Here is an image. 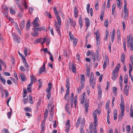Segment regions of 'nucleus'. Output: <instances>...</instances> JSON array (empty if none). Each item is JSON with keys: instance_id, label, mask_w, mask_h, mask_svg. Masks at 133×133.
Returning a JSON list of instances; mask_svg holds the SVG:
<instances>
[{"instance_id": "f257e3e1", "label": "nucleus", "mask_w": 133, "mask_h": 133, "mask_svg": "<svg viewBox=\"0 0 133 133\" xmlns=\"http://www.w3.org/2000/svg\"><path fill=\"white\" fill-rule=\"evenodd\" d=\"M96 79L94 78V75L91 72L90 74V79L89 80V83L90 85H92V89H94V87L95 85Z\"/></svg>"}, {"instance_id": "f03ea898", "label": "nucleus", "mask_w": 133, "mask_h": 133, "mask_svg": "<svg viewBox=\"0 0 133 133\" xmlns=\"http://www.w3.org/2000/svg\"><path fill=\"white\" fill-rule=\"evenodd\" d=\"M127 44L131 45L132 43H133V38L131 34L127 36Z\"/></svg>"}, {"instance_id": "7ed1b4c3", "label": "nucleus", "mask_w": 133, "mask_h": 133, "mask_svg": "<svg viewBox=\"0 0 133 133\" xmlns=\"http://www.w3.org/2000/svg\"><path fill=\"white\" fill-rule=\"evenodd\" d=\"M118 71H116L115 70H113L112 73V76L111 78L114 81L117 78V77L118 76Z\"/></svg>"}, {"instance_id": "20e7f679", "label": "nucleus", "mask_w": 133, "mask_h": 133, "mask_svg": "<svg viewBox=\"0 0 133 133\" xmlns=\"http://www.w3.org/2000/svg\"><path fill=\"white\" fill-rule=\"evenodd\" d=\"M32 30L35 32H37L38 31H41L43 30L45 31V30L46 29H45V27L44 26H43L42 27H41L38 28H32Z\"/></svg>"}, {"instance_id": "39448f33", "label": "nucleus", "mask_w": 133, "mask_h": 133, "mask_svg": "<svg viewBox=\"0 0 133 133\" xmlns=\"http://www.w3.org/2000/svg\"><path fill=\"white\" fill-rule=\"evenodd\" d=\"M13 37L15 41L18 43H19L20 42V38L19 36H17L16 35L14 34L13 35Z\"/></svg>"}, {"instance_id": "423d86ee", "label": "nucleus", "mask_w": 133, "mask_h": 133, "mask_svg": "<svg viewBox=\"0 0 133 133\" xmlns=\"http://www.w3.org/2000/svg\"><path fill=\"white\" fill-rule=\"evenodd\" d=\"M38 18L37 17H36L33 21V22H32V24L34 25V26L38 27H39V25L38 23Z\"/></svg>"}, {"instance_id": "0eeeda50", "label": "nucleus", "mask_w": 133, "mask_h": 133, "mask_svg": "<svg viewBox=\"0 0 133 133\" xmlns=\"http://www.w3.org/2000/svg\"><path fill=\"white\" fill-rule=\"evenodd\" d=\"M120 108L121 110V114L122 116H124V110L125 108L124 105L122 104H120Z\"/></svg>"}, {"instance_id": "6e6552de", "label": "nucleus", "mask_w": 133, "mask_h": 133, "mask_svg": "<svg viewBox=\"0 0 133 133\" xmlns=\"http://www.w3.org/2000/svg\"><path fill=\"white\" fill-rule=\"evenodd\" d=\"M124 92L125 95L128 96L129 94L128 89L129 87L128 85H125L124 87Z\"/></svg>"}, {"instance_id": "1a4fd4ad", "label": "nucleus", "mask_w": 133, "mask_h": 133, "mask_svg": "<svg viewBox=\"0 0 133 133\" xmlns=\"http://www.w3.org/2000/svg\"><path fill=\"white\" fill-rule=\"evenodd\" d=\"M69 19L70 20V25L73 26L74 27H75L76 24L75 22H74L73 20L71 19L70 17L69 18Z\"/></svg>"}, {"instance_id": "9d476101", "label": "nucleus", "mask_w": 133, "mask_h": 133, "mask_svg": "<svg viewBox=\"0 0 133 133\" xmlns=\"http://www.w3.org/2000/svg\"><path fill=\"white\" fill-rule=\"evenodd\" d=\"M70 68H72V72L74 73H76V68L75 65L74 64H72L71 66L70 65Z\"/></svg>"}, {"instance_id": "9b49d317", "label": "nucleus", "mask_w": 133, "mask_h": 133, "mask_svg": "<svg viewBox=\"0 0 133 133\" xmlns=\"http://www.w3.org/2000/svg\"><path fill=\"white\" fill-rule=\"evenodd\" d=\"M85 20L86 24V26L87 28H88L90 26V20L88 17L86 18L85 19Z\"/></svg>"}, {"instance_id": "f8f14e48", "label": "nucleus", "mask_w": 133, "mask_h": 133, "mask_svg": "<svg viewBox=\"0 0 133 133\" xmlns=\"http://www.w3.org/2000/svg\"><path fill=\"white\" fill-rule=\"evenodd\" d=\"M31 22L30 20H28L27 21L26 29L27 30L29 29L30 26Z\"/></svg>"}, {"instance_id": "ddd939ff", "label": "nucleus", "mask_w": 133, "mask_h": 133, "mask_svg": "<svg viewBox=\"0 0 133 133\" xmlns=\"http://www.w3.org/2000/svg\"><path fill=\"white\" fill-rule=\"evenodd\" d=\"M74 11L75 17L77 18L78 16V11L77 10V8L76 6L74 7Z\"/></svg>"}, {"instance_id": "4468645a", "label": "nucleus", "mask_w": 133, "mask_h": 133, "mask_svg": "<svg viewBox=\"0 0 133 133\" xmlns=\"http://www.w3.org/2000/svg\"><path fill=\"white\" fill-rule=\"evenodd\" d=\"M79 24L80 25V28L81 29L82 26V21L81 15H80L79 17Z\"/></svg>"}, {"instance_id": "2eb2a0df", "label": "nucleus", "mask_w": 133, "mask_h": 133, "mask_svg": "<svg viewBox=\"0 0 133 133\" xmlns=\"http://www.w3.org/2000/svg\"><path fill=\"white\" fill-rule=\"evenodd\" d=\"M65 110L67 111L68 113L69 114H70V113L69 112V109L70 108V107L69 106V104L68 103H67L65 104Z\"/></svg>"}, {"instance_id": "dca6fc26", "label": "nucleus", "mask_w": 133, "mask_h": 133, "mask_svg": "<svg viewBox=\"0 0 133 133\" xmlns=\"http://www.w3.org/2000/svg\"><path fill=\"white\" fill-rule=\"evenodd\" d=\"M25 21L24 20H23L19 25L21 29H23L24 27Z\"/></svg>"}, {"instance_id": "f3484780", "label": "nucleus", "mask_w": 133, "mask_h": 133, "mask_svg": "<svg viewBox=\"0 0 133 133\" xmlns=\"http://www.w3.org/2000/svg\"><path fill=\"white\" fill-rule=\"evenodd\" d=\"M87 75L88 77H89L90 73V69L89 67L88 66H86Z\"/></svg>"}, {"instance_id": "a211bd4d", "label": "nucleus", "mask_w": 133, "mask_h": 133, "mask_svg": "<svg viewBox=\"0 0 133 133\" xmlns=\"http://www.w3.org/2000/svg\"><path fill=\"white\" fill-rule=\"evenodd\" d=\"M115 29H113L112 31V33L111 37V41L112 42H113L114 39V35H115Z\"/></svg>"}, {"instance_id": "6ab92c4d", "label": "nucleus", "mask_w": 133, "mask_h": 133, "mask_svg": "<svg viewBox=\"0 0 133 133\" xmlns=\"http://www.w3.org/2000/svg\"><path fill=\"white\" fill-rule=\"evenodd\" d=\"M31 35L35 37H36L38 35L39 33L37 32L34 31L31 33Z\"/></svg>"}, {"instance_id": "aec40b11", "label": "nucleus", "mask_w": 133, "mask_h": 133, "mask_svg": "<svg viewBox=\"0 0 133 133\" xmlns=\"http://www.w3.org/2000/svg\"><path fill=\"white\" fill-rule=\"evenodd\" d=\"M128 76L127 74H126L125 75L124 77V83L127 85V84L128 83Z\"/></svg>"}, {"instance_id": "412c9836", "label": "nucleus", "mask_w": 133, "mask_h": 133, "mask_svg": "<svg viewBox=\"0 0 133 133\" xmlns=\"http://www.w3.org/2000/svg\"><path fill=\"white\" fill-rule=\"evenodd\" d=\"M73 41V44L74 47H75L77 43L78 39L76 38H74Z\"/></svg>"}, {"instance_id": "4be33fe9", "label": "nucleus", "mask_w": 133, "mask_h": 133, "mask_svg": "<svg viewBox=\"0 0 133 133\" xmlns=\"http://www.w3.org/2000/svg\"><path fill=\"white\" fill-rule=\"evenodd\" d=\"M55 29L56 31L60 30V27L58 26V24L56 21L55 23Z\"/></svg>"}, {"instance_id": "5701e85b", "label": "nucleus", "mask_w": 133, "mask_h": 133, "mask_svg": "<svg viewBox=\"0 0 133 133\" xmlns=\"http://www.w3.org/2000/svg\"><path fill=\"white\" fill-rule=\"evenodd\" d=\"M20 76L21 79L23 81H25V80L26 78L25 75L24 74H21Z\"/></svg>"}, {"instance_id": "b1692460", "label": "nucleus", "mask_w": 133, "mask_h": 133, "mask_svg": "<svg viewBox=\"0 0 133 133\" xmlns=\"http://www.w3.org/2000/svg\"><path fill=\"white\" fill-rule=\"evenodd\" d=\"M45 15L48 17L49 18H52V17L51 15V14L47 11H45Z\"/></svg>"}, {"instance_id": "393cba45", "label": "nucleus", "mask_w": 133, "mask_h": 133, "mask_svg": "<svg viewBox=\"0 0 133 133\" xmlns=\"http://www.w3.org/2000/svg\"><path fill=\"white\" fill-rule=\"evenodd\" d=\"M120 67L121 66L120 64L119 63H118L117 64V65L116 68L114 70H115L116 71H118V72L119 71V69Z\"/></svg>"}, {"instance_id": "a878e982", "label": "nucleus", "mask_w": 133, "mask_h": 133, "mask_svg": "<svg viewBox=\"0 0 133 133\" xmlns=\"http://www.w3.org/2000/svg\"><path fill=\"white\" fill-rule=\"evenodd\" d=\"M95 54L93 53H92L91 54V57L93 62H95L96 60L95 59Z\"/></svg>"}, {"instance_id": "bb28decb", "label": "nucleus", "mask_w": 133, "mask_h": 133, "mask_svg": "<svg viewBox=\"0 0 133 133\" xmlns=\"http://www.w3.org/2000/svg\"><path fill=\"white\" fill-rule=\"evenodd\" d=\"M42 41V38H39L37 40H35L34 42V44H36L37 43H38L40 42L41 41Z\"/></svg>"}, {"instance_id": "cd10ccee", "label": "nucleus", "mask_w": 133, "mask_h": 133, "mask_svg": "<svg viewBox=\"0 0 133 133\" xmlns=\"http://www.w3.org/2000/svg\"><path fill=\"white\" fill-rule=\"evenodd\" d=\"M45 68L41 67L39 70V74H41L42 72L45 71Z\"/></svg>"}, {"instance_id": "c85d7f7f", "label": "nucleus", "mask_w": 133, "mask_h": 133, "mask_svg": "<svg viewBox=\"0 0 133 133\" xmlns=\"http://www.w3.org/2000/svg\"><path fill=\"white\" fill-rule=\"evenodd\" d=\"M25 111L26 112H30L31 110V108L29 107H27L24 108Z\"/></svg>"}, {"instance_id": "c756f323", "label": "nucleus", "mask_w": 133, "mask_h": 133, "mask_svg": "<svg viewBox=\"0 0 133 133\" xmlns=\"http://www.w3.org/2000/svg\"><path fill=\"white\" fill-rule=\"evenodd\" d=\"M69 94V91H66V93L64 96V98L65 100H67V98Z\"/></svg>"}, {"instance_id": "7c9ffc66", "label": "nucleus", "mask_w": 133, "mask_h": 133, "mask_svg": "<svg viewBox=\"0 0 133 133\" xmlns=\"http://www.w3.org/2000/svg\"><path fill=\"white\" fill-rule=\"evenodd\" d=\"M130 127L129 125H127L126 126V130L127 132L129 133L130 131Z\"/></svg>"}, {"instance_id": "2f4dec72", "label": "nucleus", "mask_w": 133, "mask_h": 133, "mask_svg": "<svg viewBox=\"0 0 133 133\" xmlns=\"http://www.w3.org/2000/svg\"><path fill=\"white\" fill-rule=\"evenodd\" d=\"M113 92L115 94V95H116V93L117 91V88L116 87H113L112 88Z\"/></svg>"}, {"instance_id": "473e14b6", "label": "nucleus", "mask_w": 133, "mask_h": 133, "mask_svg": "<svg viewBox=\"0 0 133 133\" xmlns=\"http://www.w3.org/2000/svg\"><path fill=\"white\" fill-rule=\"evenodd\" d=\"M81 81H82L84 83L85 81V78L84 75L83 74H82L81 75Z\"/></svg>"}, {"instance_id": "72a5a7b5", "label": "nucleus", "mask_w": 133, "mask_h": 133, "mask_svg": "<svg viewBox=\"0 0 133 133\" xmlns=\"http://www.w3.org/2000/svg\"><path fill=\"white\" fill-rule=\"evenodd\" d=\"M22 4L24 6L25 9H27L28 7L27 3L26 1H24V3H22Z\"/></svg>"}, {"instance_id": "f704fd0d", "label": "nucleus", "mask_w": 133, "mask_h": 133, "mask_svg": "<svg viewBox=\"0 0 133 133\" xmlns=\"http://www.w3.org/2000/svg\"><path fill=\"white\" fill-rule=\"evenodd\" d=\"M1 77L2 76L1 75L0 78L1 81L5 85L6 83V80L5 79Z\"/></svg>"}, {"instance_id": "c9c22d12", "label": "nucleus", "mask_w": 133, "mask_h": 133, "mask_svg": "<svg viewBox=\"0 0 133 133\" xmlns=\"http://www.w3.org/2000/svg\"><path fill=\"white\" fill-rule=\"evenodd\" d=\"M104 16V12L102 11L101 12V16L100 17V19L101 21H103V17Z\"/></svg>"}, {"instance_id": "e433bc0d", "label": "nucleus", "mask_w": 133, "mask_h": 133, "mask_svg": "<svg viewBox=\"0 0 133 133\" xmlns=\"http://www.w3.org/2000/svg\"><path fill=\"white\" fill-rule=\"evenodd\" d=\"M23 63H24V66L27 68V69L28 70L29 68V66H28L26 61Z\"/></svg>"}, {"instance_id": "4c0bfd02", "label": "nucleus", "mask_w": 133, "mask_h": 133, "mask_svg": "<svg viewBox=\"0 0 133 133\" xmlns=\"http://www.w3.org/2000/svg\"><path fill=\"white\" fill-rule=\"evenodd\" d=\"M0 63L4 67H6V65L5 64L4 62L1 59H0Z\"/></svg>"}, {"instance_id": "58836bf2", "label": "nucleus", "mask_w": 133, "mask_h": 133, "mask_svg": "<svg viewBox=\"0 0 133 133\" xmlns=\"http://www.w3.org/2000/svg\"><path fill=\"white\" fill-rule=\"evenodd\" d=\"M81 119V118L80 117L78 119L77 121L76 124V125L77 126H78L80 124Z\"/></svg>"}, {"instance_id": "ea45409f", "label": "nucleus", "mask_w": 133, "mask_h": 133, "mask_svg": "<svg viewBox=\"0 0 133 133\" xmlns=\"http://www.w3.org/2000/svg\"><path fill=\"white\" fill-rule=\"evenodd\" d=\"M69 37L70 39H73L74 38V36L70 31H69Z\"/></svg>"}, {"instance_id": "a19ab883", "label": "nucleus", "mask_w": 133, "mask_h": 133, "mask_svg": "<svg viewBox=\"0 0 133 133\" xmlns=\"http://www.w3.org/2000/svg\"><path fill=\"white\" fill-rule=\"evenodd\" d=\"M10 13L12 14H15V11L12 9V7H11L10 8Z\"/></svg>"}, {"instance_id": "79ce46f5", "label": "nucleus", "mask_w": 133, "mask_h": 133, "mask_svg": "<svg viewBox=\"0 0 133 133\" xmlns=\"http://www.w3.org/2000/svg\"><path fill=\"white\" fill-rule=\"evenodd\" d=\"M57 20L58 21V25L59 26H60L61 25V20L60 17L57 18Z\"/></svg>"}, {"instance_id": "37998d69", "label": "nucleus", "mask_w": 133, "mask_h": 133, "mask_svg": "<svg viewBox=\"0 0 133 133\" xmlns=\"http://www.w3.org/2000/svg\"><path fill=\"white\" fill-rule=\"evenodd\" d=\"M70 128V125H69V126H66L65 128L66 129H65V131L66 132H68L69 131V129Z\"/></svg>"}, {"instance_id": "c03bdc74", "label": "nucleus", "mask_w": 133, "mask_h": 133, "mask_svg": "<svg viewBox=\"0 0 133 133\" xmlns=\"http://www.w3.org/2000/svg\"><path fill=\"white\" fill-rule=\"evenodd\" d=\"M30 77L31 78V81H32V82H33L34 81L35 82V81H36V78H35L33 76H31V75L30 76Z\"/></svg>"}, {"instance_id": "a18cd8bd", "label": "nucleus", "mask_w": 133, "mask_h": 133, "mask_svg": "<svg viewBox=\"0 0 133 133\" xmlns=\"http://www.w3.org/2000/svg\"><path fill=\"white\" fill-rule=\"evenodd\" d=\"M98 1L96 2V4L95 5V7L96 10H97L98 9Z\"/></svg>"}, {"instance_id": "49530a36", "label": "nucleus", "mask_w": 133, "mask_h": 133, "mask_svg": "<svg viewBox=\"0 0 133 133\" xmlns=\"http://www.w3.org/2000/svg\"><path fill=\"white\" fill-rule=\"evenodd\" d=\"M108 20H105L104 22V25L106 28L108 27Z\"/></svg>"}, {"instance_id": "de8ad7c7", "label": "nucleus", "mask_w": 133, "mask_h": 133, "mask_svg": "<svg viewBox=\"0 0 133 133\" xmlns=\"http://www.w3.org/2000/svg\"><path fill=\"white\" fill-rule=\"evenodd\" d=\"M123 116H122L121 114L119 115L118 116V121H121L122 120V119Z\"/></svg>"}, {"instance_id": "09e8293b", "label": "nucleus", "mask_w": 133, "mask_h": 133, "mask_svg": "<svg viewBox=\"0 0 133 133\" xmlns=\"http://www.w3.org/2000/svg\"><path fill=\"white\" fill-rule=\"evenodd\" d=\"M24 53L25 55V56H26L27 55V50L28 49L26 47L24 48Z\"/></svg>"}, {"instance_id": "8fccbe9b", "label": "nucleus", "mask_w": 133, "mask_h": 133, "mask_svg": "<svg viewBox=\"0 0 133 133\" xmlns=\"http://www.w3.org/2000/svg\"><path fill=\"white\" fill-rule=\"evenodd\" d=\"M66 87L67 88V90L66 91H69V87L70 84L69 83H66Z\"/></svg>"}, {"instance_id": "3c124183", "label": "nucleus", "mask_w": 133, "mask_h": 133, "mask_svg": "<svg viewBox=\"0 0 133 133\" xmlns=\"http://www.w3.org/2000/svg\"><path fill=\"white\" fill-rule=\"evenodd\" d=\"M98 112V110L97 109L96 110H95L94 112H93V116H97V114Z\"/></svg>"}, {"instance_id": "603ef678", "label": "nucleus", "mask_w": 133, "mask_h": 133, "mask_svg": "<svg viewBox=\"0 0 133 133\" xmlns=\"http://www.w3.org/2000/svg\"><path fill=\"white\" fill-rule=\"evenodd\" d=\"M2 132L3 133H9L8 130L6 128H4L3 129Z\"/></svg>"}, {"instance_id": "864d4df0", "label": "nucleus", "mask_w": 133, "mask_h": 133, "mask_svg": "<svg viewBox=\"0 0 133 133\" xmlns=\"http://www.w3.org/2000/svg\"><path fill=\"white\" fill-rule=\"evenodd\" d=\"M93 127V124L92 123H91L90 124V125L89 126V130L90 131L92 132V128Z\"/></svg>"}, {"instance_id": "5fc2aeb1", "label": "nucleus", "mask_w": 133, "mask_h": 133, "mask_svg": "<svg viewBox=\"0 0 133 133\" xmlns=\"http://www.w3.org/2000/svg\"><path fill=\"white\" fill-rule=\"evenodd\" d=\"M41 101H42V100H41V98H40L39 99L38 101L37 102V107L41 103Z\"/></svg>"}, {"instance_id": "6e6d98bb", "label": "nucleus", "mask_w": 133, "mask_h": 133, "mask_svg": "<svg viewBox=\"0 0 133 133\" xmlns=\"http://www.w3.org/2000/svg\"><path fill=\"white\" fill-rule=\"evenodd\" d=\"M30 102L31 104H32L33 101H32V96L31 95H29Z\"/></svg>"}, {"instance_id": "4d7b16f0", "label": "nucleus", "mask_w": 133, "mask_h": 133, "mask_svg": "<svg viewBox=\"0 0 133 133\" xmlns=\"http://www.w3.org/2000/svg\"><path fill=\"white\" fill-rule=\"evenodd\" d=\"M96 45L97 46H99L100 44V40H96Z\"/></svg>"}, {"instance_id": "13d9d810", "label": "nucleus", "mask_w": 133, "mask_h": 133, "mask_svg": "<svg viewBox=\"0 0 133 133\" xmlns=\"http://www.w3.org/2000/svg\"><path fill=\"white\" fill-rule=\"evenodd\" d=\"M4 91L5 93V97H7L9 95L8 92L5 89L4 90Z\"/></svg>"}, {"instance_id": "bf43d9fd", "label": "nucleus", "mask_w": 133, "mask_h": 133, "mask_svg": "<svg viewBox=\"0 0 133 133\" xmlns=\"http://www.w3.org/2000/svg\"><path fill=\"white\" fill-rule=\"evenodd\" d=\"M51 93H47V94L46 95V97L48 99H49L51 97Z\"/></svg>"}, {"instance_id": "052dcab7", "label": "nucleus", "mask_w": 133, "mask_h": 133, "mask_svg": "<svg viewBox=\"0 0 133 133\" xmlns=\"http://www.w3.org/2000/svg\"><path fill=\"white\" fill-rule=\"evenodd\" d=\"M116 5L115 3L112 6V10L115 11V9Z\"/></svg>"}, {"instance_id": "680f3d73", "label": "nucleus", "mask_w": 133, "mask_h": 133, "mask_svg": "<svg viewBox=\"0 0 133 133\" xmlns=\"http://www.w3.org/2000/svg\"><path fill=\"white\" fill-rule=\"evenodd\" d=\"M104 62H105L106 63H109V60L108 58V57L106 56L105 58V60L104 61Z\"/></svg>"}, {"instance_id": "e2e57ef3", "label": "nucleus", "mask_w": 133, "mask_h": 133, "mask_svg": "<svg viewBox=\"0 0 133 133\" xmlns=\"http://www.w3.org/2000/svg\"><path fill=\"white\" fill-rule=\"evenodd\" d=\"M102 92L101 88L100 86H99L98 87V93L99 94H102Z\"/></svg>"}, {"instance_id": "0e129e2a", "label": "nucleus", "mask_w": 133, "mask_h": 133, "mask_svg": "<svg viewBox=\"0 0 133 133\" xmlns=\"http://www.w3.org/2000/svg\"><path fill=\"white\" fill-rule=\"evenodd\" d=\"M28 99V97L24 99L23 100V102L24 104H25L27 103V100Z\"/></svg>"}, {"instance_id": "69168bd1", "label": "nucleus", "mask_w": 133, "mask_h": 133, "mask_svg": "<svg viewBox=\"0 0 133 133\" xmlns=\"http://www.w3.org/2000/svg\"><path fill=\"white\" fill-rule=\"evenodd\" d=\"M80 55L79 54H77L76 55V58L79 61L80 60Z\"/></svg>"}, {"instance_id": "338daca9", "label": "nucleus", "mask_w": 133, "mask_h": 133, "mask_svg": "<svg viewBox=\"0 0 133 133\" xmlns=\"http://www.w3.org/2000/svg\"><path fill=\"white\" fill-rule=\"evenodd\" d=\"M63 55L65 56L66 57H67L68 56V53L67 51L64 50L63 53Z\"/></svg>"}, {"instance_id": "774afa93", "label": "nucleus", "mask_w": 133, "mask_h": 133, "mask_svg": "<svg viewBox=\"0 0 133 133\" xmlns=\"http://www.w3.org/2000/svg\"><path fill=\"white\" fill-rule=\"evenodd\" d=\"M11 114H12V112H11V111H10V112H8L7 115H8V117L9 118H10Z\"/></svg>"}]
</instances>
